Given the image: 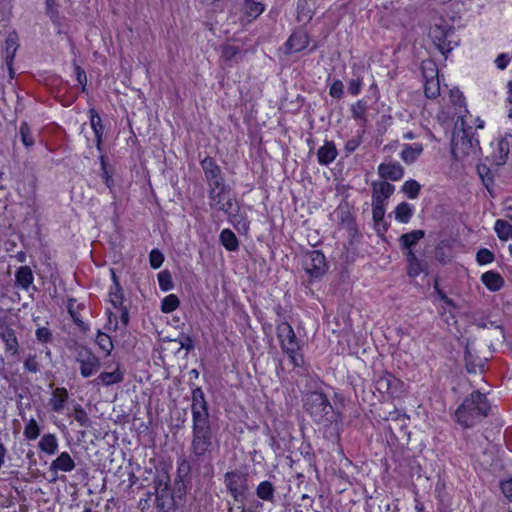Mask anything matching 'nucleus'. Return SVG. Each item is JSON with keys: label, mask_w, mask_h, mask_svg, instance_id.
I'll list each match as a JSON object with an SVG mask.
<instances>
[{"label": "nucleus", "mask_w": 512, "mask_h": 512, "mask_svg": "<svg viewBox=\"0 0 512 512\" xmlns=\"http://www.w3.org/2000/svg\"><path fill=\"white\" fill-rule=\"evenodd\" d=\"M450 102L455 108L456 114H458L459 119L466 120L465 117L467 114H469V111L467 109L466 105V99L463 93L455 88L451 89L449 93Z\"/></svg>", "instance_id": "obj_29"}, {"label": "nucleus", "mask_w": 512, "mask_h": 512, "mask_svg": "<svg viewBox=\"0 0 512 512\" xmlns=\"http://www.w3.org/2000/svg\"><path fill=\"white\" fill-rule=\"evenodd\" d=\"M224 484L228 494L237 503L246 500L249 491V476L247 473L238 469L227 471L224 474Z\"/></svg>", "instance_id": "obj_7"}, {"label": "nucleus", "mask_w": 512, "mask_h": 512, "mask_svg": "<svg viewBox=\"0 0 512 512\" xmlns=\"http://www.w3.org/2000/svg\"><path fill=\"white\" fill-rule=\"evenodd\" d=\"M155 507L157 512H174L176 509V498H179L177 487L172 488L170 476L167 472L159 474L154 481Z\"/></svg>", "instance_id": "obj_6"}, {"label": "nucleus", "mask_w": 512, "mask_h": 512, "mask_svg": "<svg viewBox=\"0 0 512 512\" xmlns=\"http://www.w3.org/2000/svg\"><path fill=\"white\" fill-rule=\"evenodd\" d=\"M19 135L21 138L22 144L25 146V148L30 149L35 144V139L32 134V130L28 122L23 121L20 124L19 127Z\"/></svg>", "instance_id": "obj_47"}, {"label": "nucleus", "mask_w": 512, "mask_h": 512, "mask_svg": "<svg viewBox=\"0 0 512 512\" xmlns=\"http://www.w3.org/2000/svg\"><path fill=\"white\" fill-rule=\"evenodd\" d=\"M433 288H434V291L439 296L441 301H443L449 307L456 308V304H455L454 300L452 298L448 297L447 294L440 288V285L437 280L435 281Z\"/></svg>", "instance_id": "obj_61"}, {"label": "nucleus", "mask_w": 512, "mask_h": 512, "mask_svg": "<svg viewBox=\"0 0 512 512\" xmlns=\"http://www.w3.org/2000/svg\"><path fill=\"white\" fill-rule=\"evenodd\" d=\"M363 78L357 77L350 79L347 85V91L351 96H358L362 91Z\"/></svg>", "instance_id": "obj_59"}, {"label": "nucleus", "mask_w": 512, "mask_h": 512, "mask_svg": "<svg viewBox=\"0 0 512 512\" xmlns=\"http://www.w3.org/2000/svg\"><path fill=\"white\" fill-rule=\"evenodd\" d=\"M451 252L452 243L449 240L440 241L435 248L436 258L442 264H446L451 260Z\"/></svg>", "instance_id": "obj_43"}, {"label": "nucleus", "mask_w": 512, "mask_h": 512, "mask_svg": "<svg viewBox=\"0 0 512 512\" xmlns=\"http://www.w3.org/2000/svg\"><path fill=\"white\" fill-rule=\"evenodd\" d=\"M329 94L332 98L340 99L344 95V85L340 79H335L329 88Z\"/></svg>", "instance_id": "obj_60"}, {"label": "nucleus", "mask_w": 512, "mask_h": 512, "mask_svg": "<svg viewBox=\"0 0 512 512\" xmlns=\"http://www.w3.org/2000/svg\"><path fill=\"white\" fill-rule=\"evenodd\" d=\"M420 189V184L414 179H409L402 185V191L409 199H416L420 194Z\"/></svg>", "instance_id": "obj_51"}, {"label": "nucleus", "mask_w": 512, "mask_h": 512, "mask_svg": "<svg viewBox=\"0 0 512 512\" xmlns=\"http://www.w3.org/2000/svg\"><path fill=\"white\" fill-rule=\"evenodd\" d=\"M95 342L98 345L99 349L103 353H105V355L111 354V352L114 348V344H113L112 338L109 334L102 332V331H98L97 335H96Z\"/></svg>", "instance_id": "obj_46"}, {"label": "nucleus", "mask_w": 512, "mask_h": 512, "mask_svg": "<svg viewBox=\"0 0 512 512\" xmlns=\"http://www.w3.org/2000/svg\"><path fill=\"white\" fill-rule=\"evenodd\" d=\"M362 143V135H357L355 137H352L351 139H348L345 143V151L347 153H353L355 152L359 146Z\"/></svg>", "instance_id": "obj_63"}, {"label": "nucleus", "mask_w": 512, "mask_h": 512, "mask_svg": "<svg viewBox=\"0 0 512 512\" xmlns=\"http://www.w3.org/2000/svg\"><path fill=\"white\" fill-rule=\"evenodd\" d=\"M35 336L37 341L42 344L50 343L53 340V334L47 327H38L35 331Z\"/></svg>", "instance_id": "obj_58"}, {"label": "nucleus", "mask_w": 512, "mask_h": 512, "mask_svg": "<svg viewBox=\"0 0 512 512\" xmlns=\"http://www.w3.org/2000/svg\"><path fill=\"white\" fill-rule=\"evenodd\" d=\"M69 400V392L65 387H56L52 390L51 397L49 399V406L51 411L56 413H62Z\"/></svg>", "instance_id": "obj_21"}, {"label": "nucleus", "mask_w": 512, "mask_h": 512, "mask_svg": "<svg viewBox=\"0 0 512 512\" xmlns=\"http://www.w3.org/2000/svg\"><path fill=\"white\" fill-rule=\"evenodd\" d=\"M491 411V403L485 393L479 390L467 395L454 412L455 421L463 428L475 426L482 418L487 417Z\"/></svg>", "instance_id": "obj_2"}, {"label": "nucleus", "mask_w": 512, "mask_h": 512, "mask_svg": "<svg viewBox=\"0 0 512 512\" xmlns=\"http://www.w3.org/2000/svg\"><path fill=\"white\" fill-rule=\"evenodd\" d=\"M338 156L336 145L333 141L325 140L324 144L317 150V161L321 166H328Z\"/></svg>", "instance_id": "obj_23"}, {"label": "nucleus", "mask_w": 512, "mask_h": 512, "mask_svg": "<svg viewBox=\"0 0 512 512\" xmlns=\"http://www.w3.org/2000/svg\"><path fill=\"white\" fill-rule=\"evenodd\" d=\"M461 125L462 136L460 139V144L462 152L466 155H469L470 153H475L477 149H480V142L478 136L473 131V127L467 125L466 120H462Z\"/></svg>", "instance_id": "obj_14"}, {"label": "nucleus", "mask_w": 512, "mask_h": 512, "mask_svg": "<svg viewBox=\"0 0 512 512\" xmlns=\"http://www.w3.org/2000/svg\"><path fill=\"white\" fill-rule=\"evenodd\" d=\"M202 475V469L196 471L194 466V458L189 461L187 458H179L176 466V476L174 484L177 487L179 499H182L192 484V472Z\"/></svg>", "instance_id": "obj_9"}, {"label": "nucleus", "mask_w": 512, "mask_h": 512, "mask_svg": "<svg viewBox=\"0 0 512 512\" xmlns=\"http://www.w3.org/2000/svg\"><path fill=\"white\" fill-rule=\"evenodd\" d=\"M481 282L491 292H497L504 287L505 281L501 274L494 270H489L481 275Z\"/></svg>", "instance_id": "obj_27"}, {"label": "nucleus", "mask_w": 512, "mask_h": 512, "mask_svg": "<svg viewBox=\"0 0 512 512\" xmlns=\"http://www.w3.org/2000/svg\"><path fill=\"white\" fill-rule=\"evenodd\" d=\"M124 380V372L121 370L120 364L117 363L115 369L112 372H101L97 381H99L104 386H111L114 384L121 383Z\"/></svg>", "instance_id": "obj_36"}, {"label": "nucleus", "mask_w": 512, "mask_h": 512, "mask_svg": "<svg viewBox=\"0 0 512 512\" xmlns=\"http://www.w3.org/2000/svg\"><path fill=\"white\" fill-rule=\"evenodd\" d=\"M423 150L424 148L421 143H405L402 145V150L399 156L405 164L411 165L419 159L423 153Z\"/></svg>", "instance_id": "obj_25"}, {"label": "nucleus", "mask_w": 512, "mask_h": 512, "mask_svg": "<svg viewBox=\"0 0 512 512\" xmlns=\"http://www.w3.org/2000/svg\"><path fill=\"white\" fill-rule=\"evenodd\" d=\"M219 240L227 251L234 252L239 248V240L237 236L228 228H225L220 232Z\"/></svg>", "instance_id": "obj_41"}, {"label": "nucleus", "mask_w": 512, "mask_h": 512, "mask_svg": "<svg viewBox=\"0 0 512 512\" xmlns=\"http://www.w3.org/2000/svg\"><path fill=\"white\" fill-rule=\"evenodd\" d=\"M119 317H117L116 314H114L112 311L107 310L106 314H108V320L110 324L114 325V331L117 330V328L120 327L122 329H126L130 323V309L123 308L122 310L118 311Z\"/></svg>", "instance_id": "obj_38"}, {"label": "nucleus", "mask_w": 512, "mask_h": 512, "mask_svg": "<svg viewBox=\"0 0 512 512\" xmlns=\"http://www.w3.org/2000/svg\"><path fill=\"white\" fill-rule=\"evenodd\" d=\"M180 305V300L177 295L169 294L161 301V311L165 314L172 313Z\"/></svg>", "instance_id": "obj_49"}, {"label": "nucleus", "mask_w": 512, "mask_h": 512, "mask_svg": "<svg viewBox=\"0 0 512 512\" xmlns=\"http://www.w3.org/2000/svg\"><path fill=\"white\" fill-rule=\"evenodd\" d=\"M41 434V427L35 418L26 421L23 436L28 441L36 440Z\"/></svg>", "instance_id": "obj_45"}, {"label": "nucleus", "mask_w": 512, "mask_h": 512, "mask_svg": "<svg viewBox=\"0 0 512 512\" xmlns=\"http://www.w3.org/2000/svg\"><path fill=\"white\" fill-rule=\"evenodd\" d=\"M375 389L383 399H400L406 392L405 383L391 372H382L374 382Z\"/></svg>", "instance_id": "obj_8"}, {"label": "nucleus", "mask_w": 512, "mask_h": 512, "mask_svg": "<svg viewBox=\"0 0 512 512\" xmlns=\"http://www.w3.org/2000/svg\"><path fill=\"white\" fill-rule=\"evenodd\" d=\"M227 220L240 234H248L250 230V220L247 213L241 211L239 203H236L234 212L227 218Z\"/></svg>", "instance_id": "obj_18"}, {"label": "nucleus", "mask_w": 512, "mask_h": 512, "mask_svg": "<svg viewBox=\"0 0 512 512\" xmlns=\"http://www.w3.org/2000/svg\"><path fill=\"white\" fill-rule=\"evenodd\" d=\"M19 48V37L16 31L10 32L5 39V63L9 71V76L14 77L13 63L16 52Z\"/></svg>", "instance_id": "obj_16"}, {"label": "nucleus", "mask_w": 512, "mask_h": 512, "mask_svg": "<svg viewBox=\"0 0 512 512\" xmlns=\"http://www.w3.org/2000/svg\"><path fill=\"white\" fill-rule=\"evenodd\" d=\"M494 231L501 241L512 238V225L503 219H497L494 223Z\"/></svg>", "instance_id": "obj_44"}, {"label": "nucleus", "mask_w": 512, "mask_h": 512, "mask_svg": "<svg viewBox=\"0 0 512 512\" xmlns=\"http://www.w3.org/2000/svg\"><path fill=\"white\" fill-rule=\"evenodd\" d=\"M464 362L468 373H482L484 370V360L472 352L468 346H466L464 351Z\"/></svg>", "instance_id": "obj_28"}, {"label": "nucleus", "mask_w": 512, "mask_h": 512, "mask_svg": "<svg viewBox=\"0 0 512 512\" xmlns=\"http://www.w3.org/2000/svg\"><path fill=\"white\" fill-rule=\"evenodd\" d=\"M306 412L318 424L336 422L339 415L334 413L328 397L323 392L310 393L304 403Z\"/></svg>", "instance_id": "obj_5"}, {"label": "nucleus", "mask_w": 512, "mask_h": 512, "mask_svg": "<svg viewBox=\"0 0 512 512\" xmlns=\"http://www.w3.org/2000/svg\"><path fill=\"white\" fill-rule=\"evenodd\" d=\"M38 448L49 456L56 454L59 448L57 436L53 433L43 434L38 443Z\"/></svg>", "instance_id": "obj_35"}, {"label": "nucleus", "mask_w": 512, "mask_h": 512, "mask_svg": "<svg viewBox=\"0 0 512 512\" xmlns=\"http://www.w3.org/2000/svg\"><path fill=\"white\" fill-rule=\"evenodd\" d=\"M88 117L90 120V126L95 136V146L99 152L103 151V138L105 127L102 119L95 108L88 110Z\"/></svg>", "instance_id": "obj_17"}, {"label": "nucleus", "mask_w": 512, "mask_h": 512, "mask_svg": "<svg viewBox=\"0 0 512 512\" xmlns=\"http://www.w3.org/2000/svg\"><path fill=\"white\" fill-rule=\"evenodd\" d=\"M367 110L368 103L364 98L356 101L350 108L353 119L361 122L362 125H365L367 122Z\"/></svg>", "instance_id": "obj_42"}, {"label": "nucleus", "mask_w": 512, "mask_h": 512, "mask_svg": "<svg viewBox=\"0 0 512 512\" xmlns=\"http://www.w3.org/2000/svg\"><path fill=\"white\" fill-rule=\"evenodd\" d=\"M379 177L386 181L397 182L404 176V168L397 161L382 162L377 167Z\"/></svg>", "instance_id": "obj_15"}, {"label": "nucleus", "mask_w": 512, "mask_h": 512, "mask_svg": "<svg viewBox=\"0 0 512 512\" xmlns=\"http://www.w3.org/2000/svg\"><path fill=\"white\" fill-rule=\"evenodd\" d=\"M24 369L30 373H37L40 371V363L36 354H29L24 360Z\"/></svg>", "instance_id": "obj_57"}, {"label": "nucleus", "mask_w": 512, "mask_h": 512, "mask_svg": "<svg viewBox=\"0 0 512 512\" xmlns=\"http://www.w3.org/2000/svg\"><path fill=\"white\" fill-rule=\"evenodd\" d=\"M266 9V4L256 0H243L241 15L247 22L256 20Z\"/></svg>", "instance_id": "obj_19"}, {"label": "nucleus", "mask_w": 512, "mask_h": 512, "mask_svg": "<svg viewBox=\"0 0 512 512\" xmlns=\"http://www.w3.org/2000/svg\"><path fill=\"white\" fill-rule=\"evenodd\" d=\"M425 237V231L422 229L412 230L399 237V245L405 252L413 250V247Z\"/></svg>", "instance_id": "obj_31"}, {"label": "nucleus", "mask_w": 512, "mask_h": 512, "mask_svg": "<svg viewBox=\"0 0 512 512\" xmlns=\"http://www.w3.org/2000/svg\"><path fill=\"white\" fill-rule=\"evenodd\" d=\"M276 337L281 351L287 356L293 368L304 367V343L296 336L292 325L285 320H276Z\"/></svg>", "instance_id": "obj_3"}, {"label": "nucleus", "mask_w": 512, "mask_h": 512, "mask_svg": "<svg viewBox=\"0 0 512 512\" xmlns=\"http://www.w3.org/2000/svg\"><path fill=\"white\" fill-rule=\"evenodd\" d=\"M310 44V36L304 28H297L292 31L285 42L286 52L288 54L304 51Z\"/></svg>", "instance_id": "obj_13"}, {"label": "nucleus", "mask_w": 512, "mask_h": 512, "mask_svg": "<svg viewBox=\"0 0 512 512\" xmlns=\"http://www.w3.org/2000/svg\"><path fill=\"white\" fill-rule=\"evenodd\" d=\"M500 489L504 496L512 502V477L500 482Z\"/></svg>", "instance_id": "obj_64"}, {"label": "nucleus", "mask_w": 512, "mask_h": 512, "mask_svg": "<svg viewBox=\"0 0 512 512\" xmlns=\"http://www.w3.org/2000/svg\"><path fill=\"white\" fill-rule=\"evenodd\" d=\"M110 275L112 284L108 290V302L111 304L117 301L125 300L126 298L124 289L120 283V279L117 276L115 269H110Z\"/></svg>", "instance_id": "obj_30"}, {"label": "nucleus", "mask_w": 512, "mask_h": 512, "mask_svg": "<svg viewBox=\"0 0 512 512\" xmlns=\"http://www.w3.org/2000/svg\"><path fill=\"white\" fill-rule=\"evenodd\" d=\"M0 339L4 343L5 351L16 355L19 350V342L15 330L9 325H0Z\"/></svg>", "instance_id": "obj_22"}, {"label": "nucleus", "mask_w": 512, "mask_h": 512, "mask_svg": "<svg viewBox=\"0 0 512 512\" xmlns=\"http://www.w3.org/2000/svg\"><path fill=\"white\" fill-rule=\"evenodd\" d=\"M74 419L85 428L91 426V420L86 410L79 404L74 408Z\"/></svg>", "instance_id": "obj_53"}, {"label": "nucleus", "mask_w": 512, "mask_h": 512, "mask_svg": "<svg viewBox=\"0 0 512 512\" xmlns=\"http://www.w3.org/2000/svg\"><path fill=\"white\" fill-rule=\"evenodd\" d=\"M372 189H373V199L374 200H379V199H383V202L390 198L394 191H395V186L391 183H389L388 181L386 180H383L379 183H376V182H373L372 183Z\"/></svg>", "instance_id": "obj_37"}, {"label": "nucleus", "mask_w": 512, "mask_h": 512, "mask_svg": "<svg viewBox=\"0 0 512 512\" xmlns=\"http://www.w3.org/2000/svg\"><path fill=\"white\" fill-rule=\"evenodd\" d=\"M303 267L309 277L319 279L328 270V263L325 254L321 250L308 251L303 260Z\"/></svg>", "instance_id": "obj_11"}, {"label": "nucleus", "mask_w": 512, "mask_h": 512, "mask_svg": "<svg viewBox=\"0 0 512 512\" xmlns=\"http://www.w3.org/2000/svg\"><path fill=\"white\" fill-rule=\"evenodd\" d=\"M34 282V275L32 269L27 266H20L15 273V284L23 289L28 290Z\"/></svg>", "instance_id": "obj_34"}, {"label": "nucleus", "mask_w": 512, "mask_h": 512, "mask_svg": "<svg viewBox=\"0 0 512 512\" xmlns=\"http://www.w3.org/2000/svg\"><path fill=\"white\" fill-rule=\"evenodd\" d=\"M221 59L227 66L231 67L242 60V51L238 46L225 44L221 47Z\"/></svg>", "instance_id": "obj_32"}, {"label": "nucleus", "mask_w": 512, "mask_h": 512, "mask_svg": "<svg viewBox=\"0 0 512 512\" xmlns=\"http://www.w3.org/2000/svg\"><path fill=\"white\" fill-rule=\"evenodd\" d=\"M158 285L161 291L168 292L174 288L172 276L169 270H163L157 275Z\"/></svg>", "instance_id": "obj_50"}, {"label": "nucleus", "mask_w": 512, "mask_h": 512, "mask_svg": "<svg viewBox=\"0 0 512 512\" xmlns=\"http://www.w3.org/2000/svg\"><path fill=\"white\" fill-rule=\"evenodd\" d=\"M192 431L190 453L194 457L195 470L202 469L204 478H212L214 466L212 453L215 448V433L212 430L208 402L201 387L191 392Z\"/></svg>", "instance_id": "obj_1"}, {"label": "nucleus", "mask_w": 512, "mask_h": 512, "mask_svg": "<svg viewBox=\"0 0 512 512\" xmlns=\"http://www.w3.org/2000/svg\"><path fill=\"white\" fill-rule=\"evenodd\" d=\"M494 260V253L488 248H480L476 253V262L480 266L491 264Z\"/></svg>", "instance_id": "obj_52"}, {"label": "nucleus", "mask_w": 512, "mask_h": 512, "mask_svg": "<svg viewBox=\"0 0 512 512\" xmlns=\"http://www.w3.org/2000/svg\"><path fill=\"white\" fill-rule=\"evenodd\" d=\"M164 260H165L164 255L159 249L155 248L150 251L149 263H150L151 268H153V269L160 268L162 266Z\"/></svg>", "instance_id": "obj_55"}, {"label": "nucleus", "mask_w": 512, "mask_h": 512, "mask_svg": "<svg viewBox=\"0 0 512 512\" xmlns=\"http://www.w3.org/2000/svg\"><path fill=\"white\" fill-rule=\"evenodd\" d=\"M255 494L259 500L274 504L276 502V487L269 480L261 481L255 489Z\"/></svg>", "instance_id": "obj_26"}, {"label": "nucleus", "mask_w": 512, "mask_h": 512, "mask_svg": "<svg viewBox=\"0 0 512 512\" xmlns=\"http://www.w3.org/2000/svg\"><path fill=\"white\" fill-rule=\"evenodd\" d=\"M385 217V204L383 199H373L372 203V218L376 226H380Z\"/></svg>", "instance_id": "obj_48"}, {"label": "nucleus", "mask_w": 512, "mask_h": 512, "mask_svg": "<svg viewBox=\"0 0 512 512\" xmlns=\"http://www.w3.org/2000/svg\"><path fill=\"white\" fill-rule=\"evenodd\" d=\"M315 0H297L296 20L307 25L315 15Z\"/></svg>", "instance_id": "obj_20"}, {"label": "nucleus", "mask_w": 512, "mask_h": 512, "mask_svg": "<svg viewBox=\"0 0 512 512\" xmlns=\"http://www.w3.org/2000/svg\"><path fill=\"white\" fill-rule=\"evenodd\" d=\"M236 203L238 202L234 194L230 193L227 196L220 197L219 202H210V206L216 207L217 210L223 212L228 218L234 212Z\"/></svg>", "instance_id": "obj_39"}, {"label": "nucleus", "mask_w": 512, "mask_h": 512, "mask_svg": "<svg viewBox=\"0 0 512 512\" xmlns=\"http://www.w3.org/2000/svg\"><path fill=\"white\" fill-rule=\"evenodd\" d=\"M75 461L67 451L61 452L56 459L51 462L50 471L57 472H71L75 469Z\"/></svg>", "instance_id": "obj_24"}, {"label": "nucleus", "mask_w": 512, "mask_h": 512, "mask_svg": "<svg viewBox=\"0 0 512 512\" xmlns=\"http://www.w3.org/2000/svg\"><path fill=\"white\" fill-rule=\"evenodd\" d=\"M424 79V94L429 99H436L440 95V81L438 68L432 61H424L421 65Z\"/></svg>", "instance_id": "obj_12"}, {"label": "nucleus", "mask_w": 512, "mask_h": 512, "mask_svg": "<svg viewBox=\"0 0 512 512\" xmlns=\"http://www.w3.org/2000/svg\"><path fill=\"white\" fill-rule=\"evenodd\" d=\"M74 74L76 81L81 86V92H86L87 90V75L85 70L78 64L74 62Z\"/></svg>", "instance_id": "obj_56"}, {"label": "nucleus", "mask_w": 512, "mask_h": 512, "mask_svg": "<svg viewBox=\"0 0 512 512\" xmlns=\"http://www.w3.org/2000/svg\"><path fill=\"white\" fill-rule=\"evenodd\" d=\"M200 166L208 185V198L210 202H219L220 197L232 193V189L226 182L221 167L213 157L205 156L200 160Z\"/></svg>", "instance_id": "obj_4"}, {"label": "nucleus", "mask_w": 512, "mask_h": 512, "mask_svg": "<svg viewBox=\"0 0 512 512\" xmlns=\"http://www.w3.org/2000/svg\"><path fill=\"white\" fill-rule=\"evenodd\" d=\"M404 255L407 261V275L413 279L417 278L424 271V265L416 256L414 250L406 251Z\"/></svg>", "instance_id": "obj_33"}, {"label": "nucleus", "mask_w": 512, "mask_h": 512, "mask_svg": "<svg viewBox=\"0 0 512 512\" xmlns=\"http://www.w3.org/2000/svg\"><path fill=\"white\" fill-rule=\"evenodd\" d=\"M263 504L257 501L254 505L246 506L244 502L237 505L235 508L229 509L228 512H258V508H262Z\"/></svg>", "instance_id": "obj_62"}, {"label": "nucleus", "mask_w": 512, "mask_h": 512, "mask_svg": "<svg viewBox=\"0 0 512 512\" xmlns=\"http://www.w3.org/2000/svg\"><path fill=\"white\" fill-rule=\"evenodd\" d=\"M75 359L79 364L80 374L83 378L94 375L101 368L99 357L87 346L79 345L76 348Z\"/></svg>", "instance_id": "obj_10"}, {"label": "nucleus", "mask_w": 512, "mask_h": 512, "mask_svg": "<svg viewBox=\"0 0 512 512\" xmlns=\"http://www.w3.org/2000/svg\"><path fill=\"white\" fill-rule=\"evenodd\" d=\"M414 214V208L407 202L399 203L394 209L395 220L401 224L410 222Z\"/></svg>", "instance_id": "obj_40"}, {"label": "nucleus", "mask_w": 512, "mask_h": 512, "mask_svg": "<svg viewBox=\"0 0 512 512\" xmlns=\"http://www.w3.org/2000/svg\"><path fill=\"white\" fill-rule=\"evenodd\" d=\"M75 303H76V299L75 298H72V297L68 298L67 305H66L67 312L70 315V317L72 318L73 322L77 326L82 327L84 322H83V320L81 318L80 313L75 311V309H74Z\"/></svg>", "instance_id": "obj_54"}]
</instances>
